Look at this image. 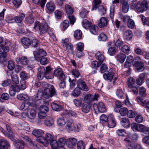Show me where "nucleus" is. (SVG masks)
I'll return each instance as SVG.
<instances>
[{
    "label": "nucleus",
    "mask_w": 149,
    "mask_h": 149,
    "mask_svg": "<svg viewBox=\"0 0 149 149\" xmlns=\"http://www.w3.org/2000/svg\"><path fill=\"white\" fill-rule=\"evenodd\" d=\"M126 57V56L123 53L118 54L116 57L117 60L121 63L124 62Z\"/></svg>",
    "instance_id": "b1692460"
},
{
    "label": "nucleus",
    "mask_w": 149,
    "mask_h": 149,
    "mask_svg": "<svg viewBox=\"0 0 149 149\" xmlns=\"http://www.w3.org/2000/svg\"><path fill=\"white\" fill-rule=\"evenodd\" d=\"M10 146V144L6 140L0 139V149H8Z\"/></svg>",
    "instance_id": "dca6fc26"
},
{
    "label": "nucleus",
    "mask_w": 149,
    "mask_h": 149,
    "mask_svg": "<svg viewBox=\"0 0 149 149\" xmlns=\"http://www.w3.org/2000/svg\"><path fill=\"white\" fill-rule=\"evenodd\" d=\"M56 6L54 1H49L47 2L46 5V8L49 13H53L55 10Z\"/></svg>",
    "instance_id": "9d476101"
},
{
    "label": "nucleus",
    "mask_w": 149,
    "mask_h": 149,
    "mask_svg": "<svg viewBox=\"0 0 149 149\" xmlns=\"http://www.w3.org/2000/svg\"><path fill=\"white\" fill-rule=\"evenodd\" d=\"M15 67V64L13 61H10L8 62L7 67L10 70H12L14 69Z\"/></svg>",
    "instance_id": "774afa93"
},
{
    "label": "nucleus",
    "mask_w": 149,
    "mask_h": 149,
    "mask_svg": "<svg viewBox=\"0 0 149 149\" xmlns=\"http://www.w3.org/2000/svg\"><path fill=\"white\" fill-rule=\"evenodd\" d=\"M27 117L30 119H34L36 116V112L35 110L32 109H29L27 111Z\"/></svg>",
    "instance_id": "4be33fe9"
},
{
    "label": "nucleus",
    "mask_w": 149,
    "mask_h": 149,
    "mask_svg": "<svg viewBox=\"0 0 149 149\" xmlns=\"http://www.w3.org/2000/svg\"><path fill=\"white\" fill-rule=\"evenodd\" d=\"M43 96L45 98H49L57 95L56 91L53 85L48 88L45 89L43 91Z\"/></svg>",
    "instance_id": "20e7f679"
},
{
    "label": "nucleus",
    "mask_w": 149,
    "mask_h": 149,
    "mask_svg": "<svg viewBox=\"0 0 149 149\" xmlns=\"http://www.w3.org/2000/svg\"><path fill=\"white\" fill-rule=\"evenodd\" d=\"M98 40L100 41H105L107 39V36L103 33L100 34L98 36Z\"/></svg>",
    "instance_id": "13d9d810"
},
{
    "label": "nucleus",
    "mask_w": 149,
    "mask_h": 149,
    "mask_svg": "<svg viewBox=\"0 0 149 149\" xmlns=\"http://www.w3.org/2000/svg\"><path fill=\"white\" fill-rule=\"evenodd\" d=\"M7 54L5 53H0V63H3L6 60Z\"/></svg>",
    "instance_id": "bf43d9fd"
},
{
    "label": "nucleus",
    "mask_w": 149,
    "mask_h": 149,
    "mask_svg": "<svg viewBox=\"0 0 149 149\" xmlns=\"http://www.w3.org/2000/svg\"><path fill=\"white\" fill-rule=\"evenodd\" d=\"M16 142L15 144V146L18 149H24V142L22 140H18L17 142L16 140L15 139Z\"/></svg>",
    "instance_id": "c9c22d12"
},
{
    "label": "nucleus",
    "mask_w": 149,
    "mask_h": 149,
    "mask_svg": "<svg viewBox=\"0 0 149 149\" xmlns=\"http://www.w3.org/2000/svg\"><path fill=\"white\" fill-rule=\"evenodd\" d=\"M33 54L35 59L37 61H39V58L45 56L47 55L46 51L43 49H40L38 51L33 52Z\"/></svg>",
    "instance_id": "6e6552de"
},
{
    "label": "nucleus",
    "mask_w": 149,
    "mask_h": 149,
    "mask_svg": "<svg viewBox=\"0 0 149 149\" xmlns=\"http://www.w3.org/2000/svg\"><path fill=\"white\" fill-rule=\"evenodd\" d=\"M52 68L50 66L46 67V69L43 66L38 68L37 77L39 79H42L43 77L47 79H52L54 78L53 74L52 72Z\"/></svg>",
    "instance_id": "f257e3e1"
},
{
    "label": "nucleus",
    "mask_w": 149,
    "mask_h": 149,
    "mask_svg": "<svg viewBox=\"0 0 149 149\" xmlns=\"http://www.w3.org/2000/svg\"><path fill=\"white\" fill-rule=\"evenodd\" d=\"M128 109L125 107L121 108L119 110L120 114L122 116H125L127 115Z\"/></svg>",
    "instance_id": "864d4df0"
},
{
    "label": "nucleus",
    "mask_w": 149,
    "mask_h": 149,
    "mask_svg": "<svg viewBox=\"0 0 149 149\" xmlns=\"http://www.w3.org/2000/svg\"><path fill=\"white\" fill-rule=\"evenodd\" d=\"M17 98L19 100L24 101L27 100L29 99V97L28 95L23 93H21L18 95Z\"/></svg>",
    "instance_id": "4c0bfd02"
},
{
    "label": "nucleus",
    "mask_w": 149,
    "mask_h": 149,
    "mask_svg": "<svg viewBox=\"0 0 149 149\" xmlns=\"http://www.w3.org/2000/svg\"><path fill=\"white\" fill-rule=\"evenodd\" d=\"M48 28V25L45 24H43L39 22H36L34 24L33 29L36 31H39L40 34L42 35L45 33Z\"/></svg>",
    "instance_id": "f03ea898"
},
{
    "label": "nucleus",
    "mask_w": 149,
    "mask_h": 149,
    "mask_svg": "<svg viewBox=\"0 0 149 149\" xmlns=\"http://www.w3.org/2000/svg\"><path fill=\"white\" fill-rule=\"evenodd\" d=\"M37 141L41 143L45 146H48V142L46 140V138L42 136H40L37 138Z\"/></svg>",
    "instance_id": "c85d7f7f"
},
{
    "label": "nucleus",
    "mask_w": 149,
    "mask_h": 149,
    "mask_svg": "<svg viewBox=\"0 0 149 149\" xmlns=\"http://www.w3.org/2000/svg\"><path fill=\"white\" fill-rule=\"evenodd\" d=\"M22 43L24 46H28L30 45L31 43L30 40L27 38H23L21 40Z\"/></svg>",
    "instance_id": "72a5a7b5"
},
{
    "label": "nucleus",
    "mask_w": 149,
    "mask_h": 149,
    "mask_svg": "<svg viewBox=\"0 0 149 149\" xmlns=\"http://www.w3.org/2000/svg\"><path fill=\"white\" fill-rule=\"evenodd\" d=\"M73 102L76 106L79 107L82 106L84 103V101L82 98H79L74 99L73 100Z\"/></svg>",
    "instance_id": "cd10ccee"
},
{
    "label": "nucleus",
    "mask_w": 149,
    "mask_h": 149,
    "mask_svg": "<svg viewBox=\"0 0 149 149\" xmlns=\"http://www.w3.org/2000/svg\"><path fill=\"white\" fill-rule=\"evenodd\" d=\"M128 87L130 88L129 91L132 92L134 94H137L138 92L137 88L135 86V80L132 77L129 78L127 81Z\"/></svg>",
    "instance_id": "423d86ee"
},
{
    "label": "nucleus",
    "mask_w": 149,
    "mask_h": 149,
    "mask_svg": "<svg viewBox=\"0 0 149 149\" xmlns=\"http://www.w3.org/2000/svg\"><path fill=\"white\" fill-rule=\"evenodd\" d=\"M136 100L141 105H142L144 107L146 104V101L140 97H138L136 99Z\"/></svg>",
    "instance_id": "69168bd1"
},
{
    "label": "nucleus",
    "mask_w": 149,
    "mask_h": 149,
    "mask_svg": "<svg viewBox=\"0 0 149 149\" xmlns=\"http://www.w3.org/2000/svg\"><path fill=\"white\" fill-rule=\"evenodd\" d=\"M93 107L96 113L97 110L100 113L104 112L107 110L105 104L102 102H100L98 104H94Z\"/></svg>",
    "instance_id": "0eeeda50"
},
{
    "label": "nucleus",
    "mask_w": 149,
    "mask_h": 149,
    "mask_svg": "<svg viewBox=\"0 0 149 149\" xmlns=\"http://www.w3.org/2000/svg\"><path fill=\"white\" fill-rule=\"evenodd\" d=\"M108 21L107 18L102 17L98 23V26L100 28H102L107 26Z\"/></svg>",
    "instance_id": "f3484780"
},
{
    "label": "nucleus",
    "mask_w": 149,
    "mask_h": 149,
    "mask_svg": "<svg viewBox=\"0 0 149 149\" xmlns=\"http://www.w3.org/2000/svg\"><path fill=\"white\" fill-rule=\"evenodd\" d=\"M74 125L73 121L70 119L67 121L65 126V129L67 130L68 132L72 131L74 130Z\"/></svg>",
    "instance_id": "2eb2a0df"
},
{
    "label": "nucleus",
    "mask_w": 149,
    "mask_h": 149,
    "mask_svg": "<svg viewBox=\"0 0 149 149\" xmlns=\"http://www.w3.org/2000/svg\"><path fill=\"white\" fill-rule=\"evenodd\" d=\"M108 69L107 65L105 63L101 65L100 68V72L101 73H104Z\"/></svg>",
    "instance_id": "e2e57ef3"
},
{
    "label": "nucleus",
    "mask_w": 149,
    "mask_h": 149,
    "mask_svg": "<svg viewBox=\"0 0 149 149\" xmlns=\"http://www.w3.org/2000/svg\"><path fill=\"white\" fill-rule=\"evenodd\" d=\"M120 3L122 5V10L125 13H127L129 9V4L126 0H120Z\"/></svg>",
    "instance_id": "a211bd4d"
},
{
    "label": "nucleus",
    "mask_w": 149,
    "mask_h": 149,
    "mask_svg": "<svg viewBox=\"0 0 149 149\" xmlns=\"http://www.w3.org/2000/svg\"><path fill=\"white\" fill-rule=\"evenodd\" d=\"M98 10L100 14L101 15L105 14L106 13L107 9L103 6H99Z\"/></svg>",
    "instance_id": "8fccbe9b"
},
{
    "label": "nucleus",
    "mask_w": 149,
    "mask_h": 149,
    "mask_svg": "<svg viewBox=\"0 0 149 149\" xmlns=\"http://www.w3.org/2000/svg\"><path fill=\"white\" fill-rule=\"evenodd\" d=\"M5 125L7 131H5L1 127H0V130L6 136L9 138L12 141L15 142L16 141L14 135L11 130L10 127L8 125L6 124Z\"/></svg>",
    "instance_id": "39448f33"
},
{
    "label": "nucleus",
    "mask_w": 149,
    "mask_h": 149,
    "mask_svg": "<svg viewBox=\"0 0 149 149\" xmlns=\"http://www.w3.org/2000/svg\"><path fill=\"white\" fill-rule=\"evenodd\" d=\"M54 74L60 80H63L65 78V75L62 69L61 68L56 69L54 72Z\"/></svg>",
    "instance_id": "1a4fd4ad"
},
{
    "label": "nucleus",
    "mask_w": 149,
    "mask_h": 149,
    "mask_svg": "<svg viewBox=\"0 0 149 149\" xmlns=\"http://www.w3.org/2000/svg\"><path fill=\"white\" fill-rule=\"evenodd\" d=\"M139 132H143L145 134H149V127L141 124Z\"/></svg>",
    "instance_id": "79ce46f5"
},
{
    "label": "nucleus",
    "mask_w": 149,
    "mask_h": 149,
    "mask_svg": "<svg viewBox=\"0 0 149 149\" xmlns=\"http://www.w3.org/2000/svg\"><path fill=\"white\" fill-rule=\"evenodd\" d=\"M11 79L12 81L15 83V84H19V80L17 75L15 74L12 75Z\"/></svg>",
    "instance_id": "338daca9"
},
{
    "label": "nucleus",
    "mask_w": 149,
    "mask_h": 149,
    "mask_svg": "<svg viewBox=\"0 0 149 149\" xmlns=\"http://www.w3.org/2000/svg\"><path fill=\"white\" fill-rule=\"evenodd\" d=\"M16 60L18 64L26 65L28 63L27 58L24 56H23L20 58H17Z\"/></svg>",
    "instance_id": "5701e85b"
},
{
    "label": "nucleus",
    "mask_w": 149,
    "mask_h": 149,
    "mask_svg": "<svg viewBox=\"0 0 149 149\" xmlns=\"http://www.w3.org/2000/svg\"><path fill=\"white\" fill-rule=\"evenodd\" d=\"M146 90L144 87L142 86L141 87L139 91V95L145 97L146 95Z\"/></svg>",
    "instance_id": "4d7b16f0"
},
{
    "label": "nucleus",
    "mask_w": 149,
    "mask_h": 149,
    "mask_svg": "<svg viewBox=\"0 0 149 149\" xmlns=\"http://www.w3.org/2000/svg\"><path fill=\"white\" fill-rule=\"evenodd\" d=\"M46 139L48 142V144L49 143H50L54 139V136L51 134L49 133L46 134Z\"/></svg>",
    "instance_id": "0e129e2a"
},
{
    "label": "nucleus",
    "mask_w": 149,
    "mask_h": 149,
    "mask_svg": "<svg viewBox=\"0 0 149 149\" xmlns=\"http://www.w3.org/2000/svg\"><path fill=\"white\" fill-rule=\"evenodd\" d=\"M114 75V73L113 72H109L104 73L103 74V77L105 80L111 81L113 79Z\"/></svg>",
    "instance_id": "393cba45"
},
{
    "label": "nucleus",
    "mask_w": 149,
    "mask_h": 149,
    "mask_svg": "<svg viewBox=\"0 0 149 149\" xmlns=\"http://www.w3.org/2000/svg\"><path fill=\"white\" fill-rule=\"evenodd\" d=\"M141 125V124H137L135 123H133L131 125V128L134 131L139 132Z\"/></svg>",
    "instance_id": "2f4dec72"
},
{
    "label": "nucleus",
    "mask_w": 149,
    "mask_h": 149,
    "mask_svg": "<svg viewBox=\"0 0 149 149\" xmlns=\"http://www.w3.org/2000/svg\"><path fill=\"white\" fill-rule=\"evenodd\" d=\"M51 106L53 110L56 111H60L62 109V106L54 103H52L51 104Z\"/></svg>",
    "instance_id": "c756f323"
},
{
    "label": "nucleus",
    "mask_w": 149,
    "mask_h": 149,
    "mask_svg": "<svg viewBox=\"0 0 149 149\" xmlns=\"http://www.w3.org/2000/svg\"><path fill=\"white\" fill-rule=\"evenodd\" d=\"M65 9L68 15H72L73 13L72 8L69 5L67 4L65 6Z\"/></svg>",
    "instance_id": "49530a36"
},
{
    "label": "nucleus",
    "mask_w": 149,
    "mask_h": 149,
    "mask_svg": "<svg viewBox=\"0 0 149 149\" xmlns=\"http://www.w3.org/2000/svg\"><path fill=\"white\" fill-rule=\"evenodd\" d=\"M26 88V83L25 81L22 80L20 81L19 85V86H16V91L19 92L20 90H24Z\"/></svg>",
    "instance_id": "aec40b11"
},
{
    "label": "nucleus",
    "mask_w": 149,
    "mask_h": 149,
    "mask_svg": "<svg viewBox=\"0 0 149 149\" xmlns=\"http://www.w3.org/2000/svg\"><path fill=\"white\" fill-rule=\"evenodd\" d=\"M132 37V32L130 30H128L125 31L124 33V37L127 40L131 39Z\"/></svg>",
    "instance_id": "bb28decb"
},
{
    "label": "nucleus",
    "mask_w": 149,
    "mask_h": 149,
    "mask_svg": "<svg viewBox=\"0 0 149 149\" xmlns=\"http://www.w3.org/2000/svg\"><path fill=\"white\" fill-rule=\"evenodd\" d=\"M25 15L23 13H20L19 16L15 17V19H13V22L21 23L25 17Z\"/></svg>",
    "instance_id": "a878e982"
},
{
    "label": "nucleus",
    "mask_w": 149,
    "mask_h": 149,
    "mask_svg": "<svg viewBox=\"0 0 149 149\" xmlns=\"http://www.w3.org/2000/svg\"><path fill=\"white\" fill-rule=\"evenodd\" d=\"M43 95L42 91L41 89L38 90V93L35 97V99L36 100H41Z\"/></svg>",
    "instance_id": "37998d69"
},
{
    "label": "nucleus",
    "mask_w": 149,
    "mask_h": 149,
    "mask_svg": "<svg viewBox=\"0 0 149 149\" xmlns=\"http://www.w3.org/2000/svg\"><path fill=\"white\" fill-rule=\"evenodd\" d=\"M145 77V75L143 73L140 74L139 76V77L136 80V84L139 85H141Z\"/></svg>",
    "instance_id": "7c9ffc66"
},
{
    "label": "nucleus",
    "mask_w": 149,
    "mask_h": 149,
    "mask_svg": "<svg viewBox=\"0 0 149 149\" xmlns=\"http://www.w3.org/2000/svg\"><path fill=\"white\" fill-rule=\"evenodd\" d=\"M120 123L125 128H128L130 125L129 119L126 118H122L120 121Z\"/></svg>",
    "instance_id": "412c9836"
},
{
    "label": "nucleus",
    "mask_w": 149,
    "mask_h": 149,
    "mask_svg": "<svg viewBox=\"0 0 149 149\" xmlns=\"http://www.w3.org/2000/svg\"><path fill=\"white\" fill-rule=\"evenodd\" d=\"M135 10L139 13H142L146 11L148 8V3L145 0L138 1L136 4L134 5Z\"/></svg>",
    "instance_id": "7ed1b4c3"
},
{
    "label": "nucleus",
    "mask_w": 149,
    "mask_h": 149,
    "mask_svg": "<svg viewBox=\"0 0 149 149\" xmlns=\"http://www.w3.org/2000/svg\"><path fill=\"white\" fill-rule=\"evenodd\" d=\"M77 88L86 91L88 90V87L86 86L84 81L81 79H79L77 81Z\"/></svg>",
    "instance_id": "9b49d317"
},
{
    "label": "nucleus",
    "mask_w": 149,
    "mask_h": 149,
    "mask_svg": "<svg viewBox=\"0 0 149 149\" xmlns=\"http://www.w3.org/2000/svg\"><path fill=\"white\" fill-rule=\"evenodd\" d=\"M91 23L86 19H84L82 22V25L86 29H88L91 26Z\"/></svg>",
    "instance_id": "a18cd8bd"
},
{
    "label": "nucleus",
    "mask_w": 149,
    "mask_h": 149,
    "mask_svg": "<svg viewBox=\"0 0 149 149\" xmlns=\"http://www.w3.org/2000/svg\"><path fill=\"white\" fill-rule=\"evenodd\" d=\"M119 2H120L119 0H113L112 1L113 5L110 6L109 15L110 17L112 19L113 18L114 15V6L113 4L116 3H119Z\"/></svg>",
    "instance_id": "6ab92c4d"
},
{
    "label": "nucleus",
    "mask_w": 149,
    "mask_h": 149,
    "mask_svg": "<svg viewBox=\"0 0 149 149\" xmlns=\"http://www.w3.org/2000/svg\"><path fill=\"white\" fill-rule=\"evenodd\" d=\"M93 95L91 94L86 95L84 97V100L87 103L90 104L93 101Z\"/></svg>",
    "instance_id": "ea45409f"
},
{
    "label": "nucleus",
    "mask_w": 149,
    "mask_h": 149,
    "mask_svg": "<svg viewBox=\"0 0 149 149\" xmlns=\"http://www.w3.org/2000/svg\"><path fill=\"white\" fill-rule=\"evenodd\" d=\"M77 142V140L74 138L68 139L66 142V145L69 148H73L76 145Z\"/></svg>",
    "instance_id": "4468645a"
},
{
    "label": "nucleus",
    "mask_w": 149,
    "mask_h": 149,
    "mask_svg": "<svg viewBox=\"0 0 149 149\" xmlns=\"http://www.w3.org/2000/svg\"><path fill=\"white\" fill-rule=\"evenodd\" d=\"M66 142V139L64 137L60 138L57 141L58 146H64Z\"/></svg>",
    "instance_id": "680f3d73"
},
{
    "label": "nucleus",
    "mask_w": 149,
    "mask_h": 149,
    "mask_svg": "<svg viewBox=\"0 0 149 149\" xmlns=\"http://www.w3.org/2000/svg\"><path fill=\"white\" fill-rule=\"evenodd\" d=\"M91 106V105L90 104H85L82 107V110L85 113H87L89 111Z\"/></svg>",
    "instance_id": "f704fd0d"
},
{
    "label": "nucleus",
    "mask_w": 149,
    "mask_h": 149,
    "mask_svg": "<svg viewBox=\"0 0 149 149\" xmlns=\"http://www.w3.org/2000/svg\"><path fill=\"white\" fill-rule=\"evenodd\" d=\"M106 123L108 127L110 128H113L116 126V123L113 115L111 114L109 115L108 121Z\"/></svg>",
    "instance_id": "f8f14e48"
},
{
    "label": "nucleus",
    "mask_w": 149,
    "mask_h": 149,
    "mask_svg": "<svg viewBox=\"0 0 149 149\" xmlns=\"http://www.w3.org/2000/svg\"><path fill=\"white\" fill-rule=\"evenodd\" d=\"M66 49L69 53H73V45L71 43H67L66 45Z\"/></svg>",
    "instance_id": "6e6d98bb"
},
{
    "label": "nucleus",
    "mask_w": 149,
    "mask_h": 149,
    "mask_svg": "<svg viewBox=\"0 0 149 149\" xmlns=\"http://www.w3.org/2000/svg\"><path fill=\"white\" fill-rule=\"evenodd\" d=\"M74 35L76 39L79 40L82 38V33L81 30H78L74 31Z\"/></svg>",
    "instance_id": "a19ab883"
},
{
    "label": "nucleus",
    "mask_w": 149,
    "mask_h": 149,
    "mask_svg": "<svg viewBox=\"0 0 149 149\" xmlns=\"http://www.w3.org/2000/svg\"><path fill=\"white\" fill-rule=\"evenodd\" d=\"M44 123L47 126H50L54 124V120L51 117H48L45 120Z\"/></svg>",
    "instance_id": "e433bc0d"
},
{
    "label": "nucleus",
    "mask_w": 149,
    "mask_h": 149,
    "mask_svg": "<svg viewBox=\"0 0 149 149\" xmlns=\"http://www.w3.org/2000/svg\"><path fill=\"white\" fill-rule=\"evenodd\" d=\"M101 3V0H94L93 1V7L92 10L96 9L97 7H99V5Z\"/></svg>",
    "instance_id": "09e8293b"
},
{
    "label": "nucleus",
    "mask_w": 149,
    "mask_h": 149,
    "mask_svg": "<svg viewBox=\"0 0 149 149\" xmlns=\"http://www.w3.org/2000/svg\"><path fill=\"white\" fill-rule=\"evenodd\" d=\"M89 30L91 33L94 35H97L98 32V28L95 25L91 26Z\"/></svg>",
    "instance_id": "58836bf2"
},
{
    "label": "nucleus",
    "mask_w": 149,
    "mask_h": 149,
    "mask_svg": "<svg viewBox=\"0 0 149 149\" xmlns=\"http://www.w3.org/2000/svg\"><path fill=\"white\" fill-rule=\"evenodd\" d=\"M9 48L8 47H6L3 45H0V52L1 53H5L8 52Z\"/></svg>",
    "instance_id": "de8ad7c7"
},
{
    "label": "nucleus",
    "mask_w": 149,
    "mask_h": 149,
    "mask_svg": "<svg viewBox=\"0 0 149 149\" xmlns=\"http://www.w3.org/2000/svg\"><path fill=\"white\" fill-rule=\"evenodd\" d=\"M133 65L136 68V70L138 72L142 71L145 69L144 64L141 61H135L133 64Z\"/></svg>",
    "instance_id": "ddd939ff"
},
{
    "label": "nucleus",
    "mask_w": 149,
    "mask_h": 149,
    "mask_svg": "<svg viewBox=\"0 0 149 149\" xmlns=\"http://www.w3.org/2000/svg\"><path fill=\"white\" fill-rule=\"evenodd\" d=\"M108 120V117L105 114L102 115L100 117V121L101 123L103 124L106 123Z\"/></svg>",
    "instance_id": "3c124183"
},
{
    "label": "nucleus",
    "mask_w": 149,
    "mask_h": 149,
    "mask_svg": "<svg viewBox=\"0 0 149 149\" xmlns=\"http://www.w3.org/2000/svg\"><path fill=\"white\" fill-rule=\"evenodd\" d=\"M29 107V105L28 102L26 103L25 102L22 103L20 107V109L23 111H24L27 109Z\"/></svg>",
    "instance_id": "5fc2aeb1"
},
{
    "label": "nucleus",
    "mask_w": 149,
    "mask_h": 149,
    "mask_svg": "<svg viewBox=\"0 0 149 149\" xmlns=\"http://www.w3.org/2000/svg\"><path fill=\"white\" fill-rule=\"evenodd\" d=\"M72 74L75 77L78 78L80 75L79 70L77 69L72 70L71 71Z\"/></svg>",
    "instance_id": "052dcab7"
},
{
    "label": "nucleus",
    "mask_w": 149,
    "mask_h": 149,
    "mask_svg": "<svg viewBox=\"0 0 149 149\" xmlns=\"http://www.w3.org/2000/svg\"><path fill=\"white\" fill-rule=\"evenodd\" d=\"M80 90L79 88L76 87L72 93L71 95L75 97L79 96L81 94Z\"/></svg>",
    "instance_id": "c03bdc74"
},
{
    "label": "nucleus",
    "mask_w": 149,
    "mask_h": 149,
    "mask_svg": "<svg viewBox=\"0 0 149 149\" xmlns=\"http://www.w3.org/2000/svg\"><path fill=\"white\" fill-rule=\"evenodd\" d=\"M121 50L123 53L127 54L129 53L130 49L128 45H124L121 47Z\"/></svg>",
    "instance_id": "603ef678"
},
{
    "label": "nucleus",
    "mask_w": 149,
    "mask_h": 149,
    "mask_svg": "<svg viewBox=\"0 0 149 149\" xmlns=\"http://www.w3.org/2000/svg\"><path fill=\"white\" fill-rule=\"evenodd\" d=\"M32 134L35 136L37 138L42 136L44 134L43 131L41 130H35L32 132Z\"/></svg>",
    "instance_id": "473e14b6"
}]
</instances>
